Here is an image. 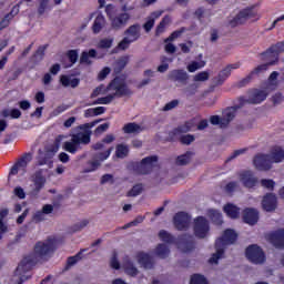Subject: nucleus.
I'll return each instance as SVG.
<instances>
[{
  "mask_svg": "<svg viewBox=\"0 0 284 284\" xmlns=\"http://www.w3.org/2000/svg\"><path fill=\"white\" fill-rule=\"evenodd\" d=\"M112 91H114V93L98 98L95 101L87 103L85 105H110V102L114 101L115 97H132L133 94L132 89L128 87V77H125V74L116 75L104 89L106 93Z\"/></svg>",
  "mask_w": 284,
  "mask_h": 284,
  "instance_id": "f257e3e1",
  "label": "nucleus"
},
{
  "mask_svg": "<svg viewBox=\"0 0 284 284\" xmlns=\"http://www.w3.org/2000/svg\"><path fill=\"white\" fill-rule=\"evenodd\" d=\"M101 121H103V119L78 125L77 130L82 131L71 134V140L63 143L62 150L69 152V154H77V152L81 150V145H90L92 141L91 128H94V125H98Z\"/></svg>",
  "mask_w": 284,
  "mask_h": 284,
  "instance_id": "f03ea898",
  "label": "nucleus"
},
{
  "mask_svg": "<svg viewBox=\"0 0 284 284\" xmlns=\"http://www.w3.org/2000/svg\"><path fill=\"white\" fill-rule=\"evenodd\" d=\"M284 52V41L272 44L266 51L261 53L264 61H268L264 64L257 65L253 72H267L270 65H276L278 63V54Z\"/></svg>",
  "mask_w": 284,
  "mask_h": 284,
  "instance_id": "7ed1b4c3",
  "label": "nucleus"
},
{
  "mask_svg": "<svg viewBox=\"0 0 284 284\" xmlns=\"http://www.w3.org/2000/svg\"><path fill=\"white\" fill-rule=\"evenodd\" d=\"M239 103L240 105L227 106L226 109H224L222 111V116L211 115L210 116L211 125H220V128L222 129L227 128V125H230V123L234 121L237 110H240V108H243V105H245V98L244 97L239 98Z\"/></svg>",
  "mask_w": 284,
  "mask_h": 284,
  "instance_id": "20e7f679",
  "label": "nucleus"
},
{
  "mask_svg": "<svg viewBox=\"0 0 284 284\" xmlns=\"http://www.w3.org/2000/svg\"><path fill=\"white\" fill-rule=\"evenodd\" d=\"M105 12L109 21H111L112 30H121V28L128 26V21H130V13H119V9H116L114 4H108Z\"/></svg>",
  "mask_w": 284,
  "mask_h": 284,
  "instance_id": "39448f33",
  "label": "nucleus"
},
{
  "mask_svg": "<svg viewBox=\"0 0 284 284\" xmlns=\"http://www.w3.org/2000/svg\"><path fill=\"white\" fill-rule=\"evenodd\" d=\"M154 163H159L158 155H151L142 159L140 162H133L132 170L135 174L146 175L151 174L154 170Z\"/></svg>",
  "mask_w": 284,
  "mask_h": 284,
  "instance_id": "423d86ee",
  "label": "nucleus"
},
{
  "mask_svg": "<svg viewBox=\"0 0 284 284\" xmlns=\"http://www.w3.org/2000/svg\"><path fill=\"white\" fill-rule=\"evenodd\" d=\"M258 12L256 11V6L247 7L243 10H241L236 17H234L232 20H230L229 26L231 28H236L237 26H243L247 19H254Z\"/></svg>",
  "mask_w": 284,
  "mask_h": 284,
  "instance_id": "0eeeda50",
  "label": "nucleus"
},
{
  "mask_svg": "<svg viewBox=\"0 0 284 284\" xmlns=\"http://www.w3.org/2000/svg\"><path fill=\"white\" fill-rule=\"evenodd\" d=\"M63 141V135H58L53 143L49 146L48 151L41 155L38 160V165H48L52 164V158L61 148V142Z\"/></svg>",
  "mask_w": 284,
  "mask_h": 284,
  "instance_id": "6e6552de",
  "label": "nucleus"
},
{
  "mask_svg": "<svg viewBox=\"0 0 284 284\" xmlns=\"http://www.w3.org/2000/svg\"><path fill=\"white\" fill-rule=\"evenodd\" d=\"M245 256L254 265H263L265 263V252L257 244H251L245 250Z\"/></svg>",
  "mask_w": 284,
  "mask_h": 284,
  "instance_id": "1a4fd4ad",
  "label": "nucleus"
},
{
  "mask_svg": "<svg viewBox=\"0 0 284 284\" xmlns=\"http://www.w3.org/2000/svg\"><path fill=\"white\" fill-rule=\"evenodd\" d=\"M193 232L196 239H206L210 234V222L205 216H197L194 219Z\"/></svg>",
  "mask_w": 284,
  "mask_h": 284,
  "instance_id": "9d476101",
  "label": "nucleus"
},
{
  "mask_svg": "<svg viewBox=\"0 0 284 284\" xmlns=\"http://www.w3.org/2000/svg\"><path fill=\"white\" fill-rule=\"evenodd\" d=\"M55 243L57 241L54 239H48L45 242H38L34 246V253L37 256H40V258H43V256H49V254L54 252Z\"/></svg>",
  "mask_w": 284,
  "mask_h": 284,
  "instance_id": "9b49d317",
  "label": "nucleus"
},
{
  "mask_svg": "<svg viewBox=\"0 0 284 284\" xmlns=\"http://www.w3.org/2000/svg\"><path fill=\"white\" fill-rule=\"evenodd\" d=\"M176 245L181 252L187 254L196 247V243L194 242V235L182 234L178 237Z\"/></svg>",
  "mask_w": 284,
  "mask_h": 284,
  "instance_id": "f8f14e48",
  "label": "nucleus"
},
{
  "mask_svg": "<svg viewBox=\"0 0 284 284\" xmlns=\"http://www.w3.org/2000/svg\"><path fill=\"white\" fill-rule=\"evenodd\" d=\"M237 239L239 234H236V231L226 229L223 232V235L215 241V246L223 247L225 250V245H234Z\"/></svg>",
  "mask_w": 284,
  "mask_h": 284,
  "instance_id": "ddd939ff",
  "label": "nucleus"
},
{
  "mask_svg": "<svg viewBox=\"0 0 284 284\" xmlns=\"http://www.w3.org/2000/svg\"><path fill=\"white\" fill-rule=\"evenodd\" d=\"M253 165L260 172H267L272 170V160L270 159V154H256L253 159Z\"/></svg>",
  "mask_w": 284,
  "mask_h": 284,
  "instance_id": "4468645a",
  "label": "nucleus"
},
{
  "mask_svg": "<svg viewBox=\"0 0 284 284\" xmlns=\"http://www.w3.org/2000/svg\"><path fill=\"white\" fill-rule=\"evenodd\" d=\"M191 221L192 217L185 212H179L173 217L174 226L179 231L187 230V227H190Z\"/></svg>",
  "mask_w": 284,
  "mask_h": 284,
  "instance_id": "2eb2a0df",
  "label": "nucleus"
},
{
  "mask_svg": "<svg viewBox=\"0 0 284 284\" xmlns=\"http://www.w3.org/2000/svg\"><path fill=\"white\" fill-rule=\"evenodd\" d=\"M32 161V153H24L11 168L10 174L12 176L19 174V170H22L26 172V169L28 168V163Z\"/></svg>",
  "mask_w": 284,
  "mask_h": 284,
  "instance_id": "dca6fc26",
  "label": "nucleus"
},
{
  "mask_svg": "<svg viewBox=\"0 0 284 284\" xmlns=\"http://www.w3.org/2000/svg\"><path fill=\"white\" fill-rule=\"evenodd\" d=\"M240 181L243 183L244 187L252 190V187H256L258 183V178L254 176L252 171H243L240 173Z\"/></svg>",
  "mask_w": 284,
  "mask_h": 284,
  "instance_id": "f3484780",
  "label": "nucleus"
},
{
  "mask_svg": "<svg viewBox=\"0 0 284 284\" xmlns=\"http://www.w3.org/2000/svg\"><path fill=\"white\" fill-rule=\"evenodd\" d=\"M242 219L246 225H256L258 223V211L256 209L246 207L243 210Z\"/></svg>",
  "mask_w": 284,
  "mask_h": 284,
  "instance_id": "a211bd4d",
  "label": "nucleus"
},
{
  "mask_svg": "<svg viewBox=\"0 0 284 284\" xmlns=\"http://www.w3.org/2000/svg\"><path fill=\"white\" fill-rule=\"evenodd\" d=\"M267 99V91L253 89L252 94L248 100H245V103H251L252 105H258V103H263Z\"/></svg>",
  "mask_w": 284,
  "mask_h": 284,
  "instance_id": "6ab92c4d",
  "label": "nucleus"
},
{
  "mask_svg": "<svg viewBox=\"0 0 284 284\" xmlns=\"http://www.w3.org/2000/svg\"><path fill=\"white\" fill-rule=\"evenodd\" d=\"M271 243L277 250H284V229H280L268 235Z\"/></svg>",
  "mask_w": 284,
  "mask_h": 284,
  "instance_id": "aec40b11",
  "label": "nucleus"
},
{
  "mask_svg": "<svg viewBox=\"0 0 284 284\" xmlns=\"http://www.w3.org/2000/svg\"><path fill=\"white\" fill-rule=\"evenodd\" d=\"M277 200L273 193H267L262 201V206L265 212H274L276 210Z\"/></svg>",
  "mask_w": 284,
  "mask_h": 284,
  "instance_id": "412c9836",
  "label": "nucleus"
},
{
  "mask_svg": "<svg viewBox=\"0 0 284 284\" xmlns=\"http://www.w3.org/2000/svg\"><path fill=\"white\" fill-rule=\"evenodd\" d=\"M138 263L144 267V270H152L154 267V262L152 261V256L144 252H139L136 254Z\"/></svg>",
  "mask_w": 284,
  "mask_h": 284,
  "instance_id": "4be33fe9",
  "label": "nucleus"
},
{
  "mask_svg": "<svg viewBox=\"0 0 284 284\" xmlns=\"http://www.w3.org/2000/svg\"><path fill=\"white\" fill-rule=\"evenodd\" d=\"M45 50H48V44L40 45L29 59L30 63L39 65L43 61V57H45Z\"/></svg>",
  "mask_w": 284,
  "mask_h": 284,
  "instance_id": "5701e85b",
  "label": "nucleus"
},
{
  "mask_svg": "<svg viewBox=\"0 0 284 284\" xmlns=\"http://www.w3.org/2000/svg\"><path fill=\"white\" fill-rule=\"evenodd\" d=\"M271 163H283L284 150L283 148L275 145L271 149L270 154Z\"/></svg>",
  "mask_w": 284,
  "mask_h": 284,
  "instance_id": "b1692460",
  "label": "nucleus"
},
{
  "mask_svg": "<svg viewBox=\"0 0 284 284\" xmlns=\"http://www.w3.org/2000/svg\"><path fill=\"white\" fill-rule=\"evenodd\" d=\"M124 34L130 39L131 41H139L141 39V26L140 24H133L130 26L125 31Z\"/></svg>",
  "mask_w": 284,
  "mask_h": 284,
  "instance_id": "393cba45",
  "label": "nucleus"
},
{
  "mask_svg": "<svg viewBox=\"0 0 284 284\" xmlns=\"http://www.w3.org/2000/svg\"><path fill=\"white\" fill-rule=\"evenodd\" d=\"M60 83L62 88H79V83H81V80L79 78H72L70 75H61L60 77Z\"/></svg>",
  "mask_w": 284,
  "mask_h": 284,
  "instance_id": "a878e982",
  "label": "nucleus"
},
{
  "mask_svg": "<svg viewBox=\"0 0 284 284\" xmlns=\"http://www.w3.org/2000/svg\"><path fill=\"white\" fill-rule=\"evenodd\" d=\"M91 59H97V51L94 49H90L89 51H83L80 57L81 65H92Z\"/></svg>",
  "mask_w": 284,
  "mask_h": 284,
  "instance_id": "bb28decb",
  "label": "nucleus"
},
{
  "mask_svg": "<svg viewBox=\"0 0 284 284\" xmlns=\"http://www.w3.org/2000/svg\"><path fill=\"white\" fill-rule=\"evenodd\" d=\"M124 134H141L143 129L136 122H129L122 128Z\"/></svg>",
  "mask_w": 284,
  "mask_h": 284,
  "instance_id": "cd10ccee",
  "label": "nucleus"
},
{
  "mask_svg": "<svg viewBox=\"0 0 284 284\" xmlns=\"http://www.w3.org/2000/svg\"><path fill=\"white\" fill-rule=\"evenodd\" d=\"M207 216L212 221L213 225H223V214L219 210L210 209Z\"/></svg>",
  "mask_w": 284,
  "mask_h": 284,
  "instance_id": "c85d7f7f",
  "label": "nucleus"
},
{
  "mask_svg": "<svg viewBox=\"0 0 284 284\" xmlns=\"http://www.w3.org/2000/svg\"><path fill=\"white\" fill-rule=\"evenodd\" d=\"M230 77V73H219L211 80L210 91L214 92L215 88H219V85H223L225 83V79Z\"/></svg>",
  "mask_w": 284,
  "mask_h": 284,
  "instance_id": "c756f323",
  "label": "nucleus"
},
{
  "mask_svg": "<svg viewBox=\"0 0 284 284\" xmlns=\"http://www.w3.org/2000/svg\"><path fill=\"white\" fill-rule=\"evenodd\" d=\"M105 28V17L98 14L92 26L93 34H99Z\"/></svg>",
  "mask_w": 284,
  "mask_h": 284,
  "instance_id": "7c9ffc66",
  "label": "nucleus"
},
{
  "mask_svg": "<svg viewBox=\"0 0 284 284\" xmlns=\"http://www.w3.org/2000/svg\"><path fill=\"white\" fill-rule=\"evenodd\" d=\"M223 211L230 219H239V214H241V209L231 203L225 204Z\"/></svg>",
  "mask_w": 284,
  "mask_h": 284,
  "instance_id": "2f4dec72",
  "label": "nucleus"
},
{
  "mask_svg": "<svg viewBox=\"0 0 284 284\" xmlns=\"http://www.w3.org/2000/svg\"><path fill=\"white\" fill-rule=\"evenodd\" d=\"M277 79L278 72H272L265 85V90H267V92H273V90H276V88H278Z\"/></svg>",
  "mask_w": 284,
  "mask_h": 284,
  "instance_id": "473e14b6",
  "label": "nucleus"
},
{
  "mask_svg": "<svg viewBox=\"0 0 284 284\" xmlns=\"http://www.w3.org/2000/svg\"><path fill=\"white\" fill-rule=\"evenodd\" d=\"M67 58L69 62L62 63L63 68H72V65L79 61V51L74 49L67 51Z\"/></svg>",
  "mask_w": 284,
  "mask_h": 284,
  "instance_id": "72a5a7b5",
  "label": "nucleus"
},
{
  "mask_svg": "<svg viewBox=\"0 0 284 284\" xmlns=\"http://www.w3.org/2000/svg\"><path fill=\"white\" fill-rule=\"evenodd\" d=\"M101 114H105V106L90 108L84 111V119L101 116Z\"/></svg>",
  "mask_w": 284,
  "mask_h": 284,
  "instance_id": "f704fd0d",
  "label": "nucleus"
},
{
  "mask_svg": "<svg viewBox=\"0 0 284 284\" xmlns=\"http://www.w3.org/2000/svg\"><path fill=\"white\" fill-rule=\"evenodd\" d=\"M34 189L33 192L39 194L43 187H45V178L41 175V173H36L34 180Z\"/></svg>",
  "mask_w": 284,
  "mask_h": 284,
  "instance_id": "c9c22d12",
  "label": "nucleus"
},
{
  "mask_svg": "<svg viewBox=\"0 0 284 284\" xmlns=\"http://www.w3.org/2000/svg\"><path fill=\"white\" fill-rule=\"evenodd\" d=\"M215 250H216V252L213 253L209 260V263H211V265H216L219 263V260L223 258V254H225V248L222 246L215 245Z\"/></svg>",
  "mask_w": 284,
  "mask_h": 284,
  "instance_id": "e433bc0d",
  "label": "nucleus"
},
{
  "mask_svg": "<svg viewBox=\"0 0 284 284\" xmlns=\"http://www.w3.org/2000/svg\"><path fill=\"white\" fill-rule=\"evenodd\" d=\"M192 156H194V152L186 151L184 154L179 155L175 160L176 165H187L190 161H192Z\"/></svg>",
  "mask_w": 284,
  "mask_h": 284,
  "instance_id": "4c0bfd02",
  "label": "nucleus"
},
{
  "mask_svg": "<svg viewBox=\"0 0 284 284\" xmlns=\"http://www.w3.org/2000/svg\"><path fill=\"white\" fill-rule=\"evenodd\" d=\"M130 154V148L126 144H118L115 146V156L118 159H125Z\"/></svg>",
  "mask_w": 284,
  "mask_h": 284,
  "instance_id": "58836bf2",
  "label": "nucleus"
},
{
  "mask_svg": "<svg viewBox=\"0 0 284 284\" xmlns=\"http://www.w3.org/2000/svg\"><path fill=\"white\" fill-rule=\"evenodd\" d=\"M83 252H88V248H83L75 255L68 257L67 267H72V265H77L78 261H81V258H83Z\"/></svg>",
  "mask_w": 284,
  "mask_h": 284,
  "instance_id": "ea45409f",
  "label": "nucleus"
},
{
  "mask_svg": "<svg viewBox=\"0 0 284 284\" xmlns=\"http://www.w3.org/2000/svg\"><path fill=\"white\" fill-rule=\"evenodd\" d=\"M155 254L159 258H168L170 256V247L165 244H159L155 248Z\"/></svg>",
  "mask_w": 284,
  "mask_h": 284,
  "instance_id": "a19ab883",
  "label": "nucleus"
},
{
  "mask_svg": "<svg viewBox=\"0 0 284 284\" xmlns=\"http://www.w3.org/2000/svg\"><path fill=\"white\" fill-rule=\"evenodd\" d=\"M123 270L128 274V276H138L139 275V268L134 266V263L131 261L123 264Z\"/></svg>",
  "mask_w": 284,
  "mask_h": 284,
  "instance_id": "79ce46f5",
  "label": "nucleus"
},
{
  "mask_svg": "<svg viewBox=\"0 0 284 284\" xmlns=\"http://www.w3.org/2000/svg\"><path fill=\"white\" fill-rule=\"evenodd\" d=\"M170 23V16H165L155 29V37H161L165 32V27Z\"/></svg>",
  "mask_w": 284,
  "mask_h": 284,
  "instance_id": "37998d69",
  "label": "nucleus"
},
{
  "mask_svg": "<svg viewBox=\"0 0 284 284\" xmlns=\"http://www.w3.org/2000/svg\"><path fill=\"white\" fill-rule=\"evenodd\" d=\"M192 130V126L190 125V122H186L185 124H182L171 132L173 136H176L178 134H185V132H190Z\"/></svg>",
  "mask_w": 284,
  "mask_h": 284,
  "instance_id": "c03bdc74",
  "label": "nucleus"
},
{
  "mask_svg": "<svg viewBox=\"0 0 284 284\" xmlns=\"http://www.w3.org/2000/svg\"><path fill=\"white\" fill-rule=\"evenodd\" d=\"M172 79L173 81H178V83H182L183 85H185L190 77L187 75V72H178L174 75H172Z\"/></svg>",
  "mask_w": 284,
  "mask_h": 284,
  "instance_id": "a18cd8bd",
  "label": "nucleus"
},
{
  "mask_svg": "<svg viewBox=\"0 0 284 284\" xmlns=\"http://www.w3.org/2000/svg\"><path fill=\"white\" fill-rule=\"evenodd\" d=\"M159 239L163 241V243H174V237L168 231L162 230L159 232Z\"/></svg>",
  "mask_w": 284,
  "mask_h": 284,
  "instance_id": "49530a36",
  "label": "nucleus"
},
{
  "mask_svg": "<svg viewBox=\"0 0 284 284\" xmlns=\"http://www.w3.org/2000/svg\"><path fill=\"white\" fill-rule=\"evenodd\" d=\"M112 43H114L113 38H104L99 41V48L102 50H109V48H112Z\"/></svg>",
  "mask_w": 284,
  "mask_h": 284,
  "instance_id": "de8ad7c7",
  "label": "nucleus"
},
{
  "mask_svg": "<svg viewBox=\"0 0 284 284\" xmlns=\"http://www.w3.org/2000/svg\"><path fill=\"white\" fill-rule=\"evenodd\" d=\"M201 68H205V61H193L187 65L189 72H196V70H201Z\"/></svg>",
  "mask_w": 284,
  "mask_h": 284,
  "instance_id": "09e8293b",
  "label": "nucleus"
},
{
  "mask_svg": "<svg viewBox=\"0 0 284 284\" xmlns=\"http://www.w3.org/2000/svg\"><path fill=\"white\" fill-rule=\"evenodd\" d=\"M190 284H209L207 278L201 274H194L191 276Z\"/></svg>",
  "mask_w": 284,
  "mask_h": 284,
  "instance_id": "8fccbe9b",
  "label": "nucleus"
},
{
  "mask_svg": "<svg viewBox=\"0 0 284 284\" xmlns=\"http://www.w3.org/2000/svg\"><path fill=\"white\" fill-rule=\"evenodd\" d=\"M143 192V184H135L132 189L126 193V196H139Z\"/></svg>",
  "mask_w": 284,
  "mask_h": 284,
  "instance_id": "3c124183",
  "label": "nucleus"
},
{
  "mask_svg": "<svg viewBox=\"0 0 284 284\" xmlns=\"http://www.w3.org/2000/svg\"><path fill=\"white\" fill-rule=\"evenodd\" d=\"M253 79H254V73H250L246 78L240 80L236 83V88H246V85H250V83H252Z\"/></svg>",
  "mask_w": 284,
  "mask_h": 284,
  "instance_id": "603ef678",
  "label": "nucleus"
},
{
  "mask_svg": "<svg viewBox=\"0 0 284 284\" xmlns=\"http://www.w3.org/2000/svg\"><path fill=\"white\" fill-rule=\"evenodd\" d=\"M131 43H134L133 40H131L128 37H124L122 41L118 43V50H128L130 48Z\"/></svg>",
  "mask_w": 284,
  "mask_h": 284,
  "instance_id": "864d4df0",
  "label": "nucleus"
},
{
  "mask_svg": "<svg viewBox=\"0 0 284 284\" xmlns=\"http://www.w3.org/2000/svg\"><path fill=\"white\" fill-rule=\"evenodd\" d=\"M105 88H108V87H105L104 84H100L99 87H97L92 91L90 99H97V97H99V94H106Z\"/></svg>",
  "mask_w": 284,
  "mask_h": 284,
  "instance_id": "5fc2aeb1",
  "label": "nucleus"
},
{
  "mask_svg": "<svg viewBox=\"0 0 284 284\" xmlns=\"http://www.w3.org/2000/svg\"><path fill=\"white\" fill-rule=\"evenodd\" d=\"M261 185H262V187H266V190H270L271 192H274V187L276 185V182H274V180L262 179L261 180Z\"/></svg>",
  "mask_w": 284,
  "mask_h": 284,
  "instance_id": "6e6d98bb",
  "label": "nucleus"
},
{
  "mask_svg": "<svg viewBox=\"0 0 284 284\" xmlns=\"http://www.w3.org/2000/svg\"><path fill=\"white\" fill-rule=\"evenodd\" d=\"M90 221L82 220L80 223H77L73 226H71V232H81V230H83V227H88Z\"/></svg>",
  "mask_w": 284,
  "mask_h": 284,
  "instance_id": "4d7b16f0",
  "label": "nucleus"
},
{
  "mask_svg": "<svg viewBox=\"0 0 284 284\" xmlns=\"http://www.w3.org/2000/svg\"><path fill=\"white\" fill-rule=\"evenodd\" d=\"M187 29L185 27L180 28L179 30L173 31L170 37L166 39V41H174L176 39H179V37H181V34H183V32H185Z\"/></svg>",
  "mask_w": 284,
  "mask_h": 284,
  "instance_id": "13d9d810",
  "label": "nucleus"
},
{
  "mask_svg": "<svg viewBox=\"0 0 284 284\" xmlns=\"http://www.w3.org/2000/svg\"><path fill=\"white\" fill-rule=\"evenodd\" d=\"M194 141H195V138L192 134L182 135L180 138V142L182 143V145H190L194 143Z\"/></svg>",
  "mask_w": 284,
  "mask_h": 284,
  "instance_id": "bf43d9fd",
  "label": "nucleus"
},
{
  "mask_svg": "<svg viewBox=\"0 0 284 284\" xmlns=\"http://www.w3.org/2000/svg\"><path fill=\"white\" fill-rule=\"evenodd\" d=\"M145 217L143 216H138L135 220H133L132 222H129L124 225V227H122V230H128L130 227H135V225H139V223H143Z\"/></svg>",
  "mask_w": 284,
  "mask_h": 284,
  "instance_id": "052dcab7",
  "label": "nucleus"
},
{
  "mask_svg": "<svg viewBox=\"0 0 284 284\" xmlns=\"http://www.w3.org/2000/svg\"><path fill=\"white\" fill-rule=\"evenodd\" d=\"M21 3H23V0H20L19 3L13 6L11 11L9 13H7V17H10L11 19H14V17H17V14H19V10L21 8Z\"/></svg>",
  "mask_w": 284,
  "mask_h": 284,
  "instance_id": "680f3d73",
  "label": "nucleus"
},
{
  "mask_svg": "<svg viewBox=\"0 0 284 284\" xmlns=\"http://www.w3.org/2000/svg\"><path fill=\"white\" fill-rule=\"evenodd\" d=\"M245 152H247V149H239V150H235V151L226 159V163H230V161H234V159H236L237 156H241V154H245Z\"/></svg>",
  "mask_w": 284,
  "mask_h": 284,
  "instance_id": "e2e57ef3",
  "label": "nucleus"
},
{
  "mask_svg": "<svg viewBox=\"0 0 284 284\" xmlns=\"http://www.w3.org/2000/svg\"><path fill=\"white\" fill-rule=\"evenodd\" d=\"M109 129H110V123L100 124V125L94 130V134H95L97 136H99V134H103V132H108Z\"/></svg>",
  "mask_w": 284,
  "mask_h": 284,
  "instance_id": "0e129e2a",
  "label": "nucleus"
},
{
  "mask_svg": "<svg viewBox=\"0 0 284 284\" xmlns=\"http://www.w3.org/2000/svg\"><path fill=\"white\" fill-rule=\"evenodd\" d=\"M114 150V148H110L108 149L106 151L104 152H101L97 155V158L100 160V161H105L108 159H110V154H112V151Z\"/></svg>",
  "mask_w": 284,
  "mask_h": 284,
  "instance_id": "69168bd1",
  "label": "nucleus"
},
{
  "mask_svg": "<svg viewBox=\"0 0 284 284\" xmlns=\"http://www.w3.org/2000/svg\"><path fill=\"white\" fill-rule=\"evenodd\" d=\"M129 61L130 59L128 57L120 58L116 61V67L119 68L120 72L125 68V65H128Z\"/></svg>",
  "mask_w": 284,
  "mask_h": 284,
  "instance_id": "338daca9",
  "label": "nucleus"
},
{
  "mask_svg": "<svg viewBox=\"0 0 284 284\" xmlns=\"http://www.w3.org/2000/svg\"><path fill=\"white\" fill-rule=\"evenodd\" d=\"M179 105V100H172L171 102H168L163 106V112H170V110H174Z\"/></svg>",
  "mask_w": 284,
  "mask_h": 284,
  "instance_id": "774afa93",
  "label": "nucleus"
}]
</instances>
